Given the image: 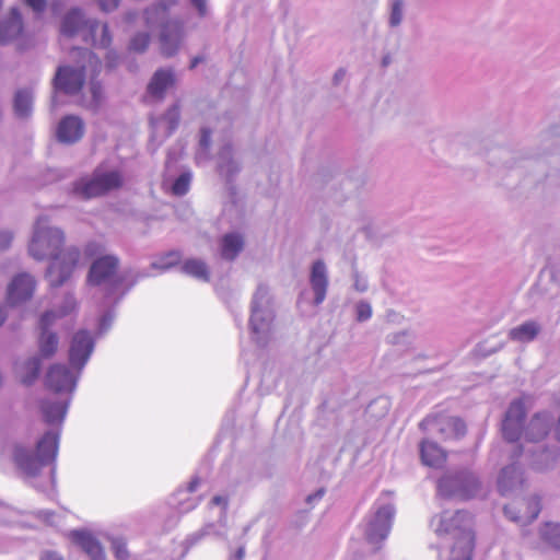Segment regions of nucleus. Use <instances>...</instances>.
<instances>
[{"label": "nucleus", "mask_w": 560, "mask_h": 560, "mask_svg": "<svg viewBox=\"0 0 560 560\" xmlns=\"http://www.w3.org/2000/svg\"><path fill=\"white\" fill-rule=\"evenodd\" d=\"M541 510L540 498L514 497L504 505V514L513 522L526 525L537 518Z\"/></svg>", "instance_id": "nucleus-12"}, {"label": "nucleus", "mask_w": 560, "mask_h": 560, "mask_svg": "<svg viewBox=\"0 0 560 560\" xmlns=\"http://www.w3.org/2000/svg\"><path fill=\"white\" fill-rule=\"evenodd\" d=\"M538 534L544 548L560 550V524L544 523L539 527Z\"/></svg>", "instance_id": "nucleus-26"}, {"label": "nucleus", "mask_w": 560, "mask_h": 560, "mask_svg": "<svg viewBox=\"0 0 560 560\" xmlns=\"http://www.w3.org/2000/svg\"><path fill=\"white\" fill-rule=\"evenodd\" d=\"M420 457L423 465L440 468L445 464L447 454L435 442L424 440L420 444Z\"/></svg>", "instance_id": "nucleus-23"}, {"label": "nucleus", "mask_w": 560, "mask_h": 560, "mask_svg": "<svg viewBox=\"0 0 560 560\" xmlns=\"http://www.w3.org/2000/svg\"><path fill=\"white\" fill-rule=\"evenodd\" d=\"M205 60L203 57L201 56H196L191 59V62H190V69H195L200 62H202Z\"/></svg>", "instance_id": "nucleus-51"}, {"label": "nucleus", "mask_w": 560, "mask_h": 560, "mask_svg": "<svg viewBox=\"0 0 560 560\" xmlns=\"http://www.w3.org/2000/svg\"><path fill=\"white\" fill-rule=\"evenodd\" d=\"M372 316L371 305L366 302H360L357 305V318L359 322H364Z\"/></svg>", "instance_id": "nucleus-36"}, {"label": "nucleus", "mask_w": 560, "mask_h": 560, "mask_svg": "<svg viewBox=\"0 0 560 560\" xmlns=\"http://www.w3.org/2000/svg\"><path fill=\"white\" fill-rule=\"evenodd\" d=\"M112 549L115 553V557L118 560H127L128 559V550L126 541L121 538H113L112 539Z\"/></svg>", "instance_id": "nucleus-35"}, {"label": "nucleus", "mask_w": 560, "mask_h": 560, "mask_svg": "<svg viewBox=\"0 0 560 560\" xmlns=\"http://www.w3.org/2000/svg\"><path fill=\"white\" fill-rule=\"evenodd\" d=\"M524 478L521 468L516 464L503 467L498 476V490L502 495H509L523 487Z\"/></svg>", "instance_id": "nucleus-18"}, {"label": "nucleus", "mask_w": 560, "mask_h": 560, "mask_svg": "<svg viewBox=\"0 0 560 560\" xmlns=\"http://www.w3.org/2000/svg\"><path fill=\"white\" fill-rule=\"evenodd\" d=\"M35 288L36 282L31 275L26 272L16 275L8 287V302L11 305H16L30 300Z\"/></svg>", "instance_id": "nucleus-16"}, {"label": "nucleus", "mask_w": 560, "mask_h": 560, "mask_svg": "<svg viewBox=\"0 0 560 560\" xmlns=\"http://www.w3.org/2000/svg\"><path fill=\"white\" fill-rule=\"evenodd\" d=\"M75 300L70 296L67 299L66 307L58 314L55 312H46L42 315L39 319L40 334L37 341L39 357L31 358L24 362L22 366L24 372L21 376L23 384L31 385L37 378L42 365L40 359H50L56 354L59 338L56 332L49 330V327L54 324L57 317L65 316L72 312L75 308Z\"/></svg>", "instance_id": "nucleus-4"}, {"label": "nucleus", "mask_w": 560, "mask_h": 560, "mask_svg": "<svg viewBox=\"0 0 560 560\" xmlns=\"http://www.w3.org/2000/svg\"><path fill=\"white\" fill-rule=\"evenodd\" d=\"M47 219L39 218L30 243V254L38 260L49 259L47 270L51 287H60L70 279L80 264L81 253L77 247L62 250L65 233L58 228L47 226Z\"/></svg>", "instance_id": "nucleus-1"}, {"label": "nucleus", "mask_w": 560, "mask_h": 560, "mask_svg": "<svg viewBox=\"0 0 560 560\" xmlns=\"http://www.w3.org/2000/svg\"><path fill=\"white\" fill-rule=\"evenodd\" d=\"M210 138H211V131L209 129H202L201 130V139H200V144L202 147H208L209 143H210Z\"/></svg>", "instance_id": "nucleus-47"}, {"label": "nucleus", "mask_w": 560, "mask_h": 560, "mask_svg": "<svg viewBox=\"0 0 560 560\" xmlns=\"http://www.w3.org/2000/svg\"><path fill=\"white\" fill-rule=\"evenodd\" d=\"M104 252V246L96 242H90L84 247V255L88 258L96 257L97 255H101Z\"/></svg>", "instance_id": "nucleus-37"}, {"label": "nucleus", "mask_w": 560, "mask_h": 560, "mask_svg": "<svg viewBox=\"0 0 560 560\" xmlns=\"http://www.w3.org/2000/svg\"><path fill=\"white\" fill-rule=\"evenodd\" d=\"M75 65L60 66L54 78L56 91L68 95L79 94L85 82H89L92 101L98 104L102 98V85L97 81L102 62L98 57L89 49L74 48L72 50Z\"/></svg>", "instance_id": "nucleus-2"}, {"label": "nucleus", "mask_w": 560, "mask_h": 560, "mask_svg": "<svg viewBox=\"0 0 560 560\" xmlns=\"http://www.w3.org/2000/svg\"><path fill=\"white\" fill-rule=\"evenodd\" d=\"M118 259L115 256L106 255L95 259L89 270L88 283L100 285L108 281L116 272Z\"/></svg>", "instance_id": "nucleus-17"}, {"label": "nucleus", "mask_w": 560, "mask_h": 560, "mask_svg": "<svg viewBox=\"0 0 560 560\" xmlns=\"http://www.w3.org/2000/svg\"><path fill=\"white\" fill-rule=\"evenodd\" d=\"M260 319H261L260 313H259V312H258V310L255 307V308L253 310V314H252V316H250V320H249V322H250V325H252V327H253V330H254L255 332H258V331H259V329H260L259 324H258V323L260 322Z\"/></svg>", "instance_id": "nucleus-45"}, {"label": "nucleus", "mask_w": 560, "mask_h": 560, "mask_svg": "<svg viewBox=\"0 0 560 560\" xmlns=\"http://www.w3.org/2000/svg\"><path fill=\"white\" fill-rule=\"evenodd\" d=\"M192 5L198 10L200 15L207 12V0H191Z\"/></svg>", "instance_id": "nucleus-46"}, {"label": "nucleus", "mask_w": 560, "mask_h": 560, "mask_svg": "<svg viewBox=\"0 0 560 560\" xmlns=\"http://www.w3.org/2000/svg\"><path fill=\"white\" fill-rule=\"evenodd\" d=\"M161 42H162V52H163L165 56H167V57L172 56V55H173V52H174V50H168V49H167V47H166L167 38H166V36H165V35H162V36H161Z\"/></svg>", "instance_id": "nucleus-49"}, {"label": "nucleus", "mask_w": 560, "mask_h": 560, "mask_svg": "<svg viewBox=\"0 0 560 560\" xmlns=\"http://www.w3.org/2000/svg\"><path fill=\"white\" fill-rule=\"evenodd\" d=\"M13 240L12 233L8 231L0 232V250L7 249Z\"/></svg>", "instance_id": "nucleus-40"}, {"label": "nucleus", "mask_w": 560, "mask_h": 560, "mask_svg": "<svg viewBox=\"0 0 560 560\" xmlns=\"http://www.w3.org/2000/svg\"><path fill=\"white\" fill-rule=\"evenodd\" d=\"M164 118L168 124V132H173L178 127L180 120L179 105L175 104L170 107Z\"/></svg>", "instance_id": "nucleus-33"}, {"label": "nucleus", "mask_w": 560, "mask_h": 560, "mask_svg": "<svg viewBox=\"0 0 560 560\" xmlns=\"http://www.w3.org/2000/svg\"><path fill=\"white\" fill-rule=\"evenodd\" d=\"M58 445L59 432L50 430L37 441L35 451L22 443L13 444L11 460L23 477L35 478L45 466L56 460Z\"/></svg>", "instance_id": "nucleus-3"}, {"label": "nucleus", "mask_w": 560, "mask_h": 560, "mask_svg": "<svg viewBox=\"0 0 560 560\" xmlns=\"http://www.w3.org/2000/svg\"><path fill=\"white\" fill-rule=\"evenodd\" d=\"M22 30V16L19 10L13 8L9 20L0 25V45L7 44L9 40L15 38L21 34Z\"/></svg>", "instance_id": "nucleus-25"}, {"label": "nucleus", "mask_w": 560, "mask_h": 560, "mask_svg": "<svg viewBox=\"0 0 560 560\" xmlns=\"http://www.w3.org/2000/svg\"><path fill=\"white\" fill-rule=\"evenodd\" d=\"M211 503L213 505H222V506H226L228 504V500L226 498L222 497V495H214L211 500Z\"/></svg>", "instance_id": "nucleus-48"}, {"label": "nucleus", "mask_w": 560, "mask_h": 560, "mask_svg": "<svg viewBox=\"0 0 560 560\" xmlns=\"http://www.w3.org/2000/svg\"><path fill=\"white\" fill-rule=\"evenodd\" d=\"M375 505V512L366 523L364 535L368 542L378 549L390 532L395 509L390 503L376 502Z\"/></svg>", "instance_id": "nucleus-9"}, {"label": "nucleus", "mask_w": 560, "mask_h": 560, "mask_svg": "<svg viewBox=\"0 0 560 560\" xmlns=\"http://www.w3.org/2000/svg\"><path fill=\"white\" fill-rule=\"evenodd\" d=\"M103 11H112L119 4V0H96Z\"/></svg>", "instance_id": "nucleus-41"}, {"label": "nucleus", "mask_w": 560, "mask_h": 560, "mask_svg": "<svg viewBox=\"0 0 560 560\" xmlns=\"http://www.w3.org/2000/svg\"><path fill=\"white\" fill-rule=\"evenodd\" d=\"M69 537L91 560H105V552L102 545L91 533L85 530H72Z\"/></svg>", "instance_id": "nucleus-19"}, {"label": "nucleus", "mask_w": 560, "mask_h": 560, "mask_svg": "<svg viewBox=\"0 0 560 560\" xmlns=\"http://www.w3.org/2000/svg\"><path fill=\"white\" fill-rule=\"evenodd\" d=\"M175 74L171 69H159L148 84V93L155 100H163L168 88L175 84Z\"/></svg>", "instance_id": "nucleus-20"}, {"label": "nucleus", "mask_w": 560, "mask_h": 560, "mask_svg": "<svg viewBox=\"0 0 560 560\" xmlns=\"http://www.w3.org/2000/svg\"><path fill=\"white\" fill-rule=\"evenodd\" d=\"M199 483H200L199 478H195V479H192V480L188 483L187 490H188L189 492H195V491L197 490V488H198Z\"/></svg>", "instance_id": "nucleus-50"}, {"label": "nucleus", "mask_w": 560, "mask_h": 560, "mask_svg": "<svg viewBox=\"0 0 560 560\" xmlns=\"http://www.w3.org/2000/svg\"><path fill=\"white\" fill-rule=\"evenodd\" d=\"M420 428L444 442L458 440L466 434L465 422L446 410L428 415L420 422Z\"/></svg>", "instance_id": "nucleus-6"}, {"label": "nucleus", "mask_w": 560, "mask_h": 560, "mask_svg": "<svg viewBox=\"0 0 560 560\" xmlns=\"http://www.w3.org/2000/svg\"><path fill=\"white\" fill-rule=\"evenodd\" d=\"M345 75V71L343 70H339L336 72L335 74V81L338 82L339 80H341Z\"/></svg>", "instance_id": "nucleus-53"}, {"label": "nucleus", "mask_w": 560, "mask_h": 560, "mask_svg": "<svg viewBox=\"0 0 560 560\" xmlns=\"http://www.w3.org/2000/svg\"><path fill=\"white\" fill-rule=\"evenodd\" d=\"M36 12H42L46 7V0H24Z\"/></svg>", "instance_id": "nucleus-44"}, {"label": "nucleus", "mask_w": 560, "mask_h": 560, "mask_svg": "<svg viewBox=\"0 0 560 560\" xmlns=\"http://www.w3.org/2000/svg\"><path fill=\"white\" fill-rule=\"evenodd\" d=\"M552 421L553 417L548 411H539L534 413L526 425L521 447L517 451V456L523 453L524 444L538 443L544 441L551 430Z\"/></svg>", "instance_id": "nucleus-14"}, {"label": "nucleus", "mask_w": 560, "mask_h": 560, "mask_svg": "<svg viewBox=\"0 0 560 560\" xmlns=\"http://www.w3.org/2000/svg\"><path fill=\"white\" fill-rule=\"evenodd\" d=\"M94 350V339L88 330L77 331L70 342L69 363L73 370L81 372Z\"/></svg>", "instance_id": "nucleus-13"}, {"label": "nucleus", "mask_w": 560, "mask_h": 560, "mask_svg": "<svg viewBox=\"0 0 560 560\" xmlns=\"http://www.w3.org/2000/svg\"><path fill=\"white\" fill-rule=\"evenodd\" d=\"M68 409L67 400L45 399L40 404L43 419L47 424H61Z\"/></svg>", "instance_id": "nucleus-24"}, {"label": "nucleus", "mask_w": 560, "mask_h": 560, "mask_svg": "<svg viewBox=\"0 0 560 560\" xmlns=\"http://www.w3.org/2000/svg\"><path fill=\"white\" fill-rule=\"evenodd\" d=\"M243 557V549H240L238 550V558H242Z\"/></svg>", "instance_id": "nucleus-56"}, {"label": "nucleus", "mask_w": 560, "mask_h": 560, "mask_svg": "<svg viewBox=\"0 0 560 560\" xmlns=\"http://www.w3.org/2000/svg\"><path fill=\"white\" fill-rule=\"evenodd\" d=\"M388 62H389L388 57H385V58L383 59V65H384V66H387V65H388Z\"/></svg>", "instance_id": "nucleus-55"}, {"label": "nucleus", "mask_w": 560, "mask_h": 560, "mask_svg": "<svg viewBox=\"0 0 560 560\" xmlns=\"http://www.w3.org/2000/svg\"><path fill=\"white\" fill-rule=\"evenodd\" d=\"M453 539L450 560H471L476 545L475 530Z\"/></svg>", "instance_id": "nucleus-22"}, {"label": "nucleus", "mask_w": 560, "mask_h": 560, "mask_svg": "<svg viewBox=\"0 0 560 560\" xmlns=\"http://www.w3.org/2000/svg\"><path fill=\"white\" fill-rule=\"evenodd\" d=\"M81 372L56 363L49 366L45 376V386L55 394L70 395L77 386Z\"/></svg>", "instance_id": "nucleus-11"}, {"label": "nucleus", "mask_w": 560, "mask_h": 560, "mask_svg": "<svg viewBox=\"0 0 560 560\" xmlns=\"http://www.w3.org/2000/svg\"><path fill=\"white\" fill-rule=\"evenodd\" d=\"M243 237L237 233H229L221 241V256L226 260H233L243 249Z\"/></svg>", "instance_id": "nucleus-27"}, {"label": "nucleus", "mask_w": 560, "mask_h": 560, "mask_svg": "<svg viewBox=\"0 0 560 560\" xmlns=\"http://www.w3.org/2000/svg\"><path fill=\"white\" fill-rule=\"evenodd\" d=\"M539 331V325L534 320H528L517 327L512 328L509 331V338L518 342H529L537 337Z\"/></svg>", "instance_id": "nucleus-28"}, {"label": "nucleus", "mask_w": 560, "mask_h": 560, "mask_svg": "<svg viewBox=\"0 0 560 560\" xmlns=\"http://www.w3.org/2000/svg\"><path fill=\"white\" fill-rule=\"evenodd\" d=\"M401 21V1L396 0L393 4L390 14L392 26H397Z\"/></svg>", "instance_id": "nucleus-38"}, {"label": "nucleus", "mask_w": 560, "mask_h": 560, "mask_svg": "<svg viewBox=\"0 0 560 560\" xmlns=\"http://www.w3.org/2000/svg\"><path fill=\"white\" fill-rule=\"evenodd\" d=\"M84 133L85 124L83 119L77 115H66L56 127V138L63 144H74L79 142Z\"/></svg>", "instance_id": "nucleus-15"}, {"label": "nucleus", "mask_w": 560, "mask_h": 560, "mask_svg": "<svg viewBox=\"0 0 560 560\" xmlns=\"http://www.w3.org/2000/svg\"><path fill=\"white\" fill-rule=\"evenodd\" d=\"M83 24L86 23L83 21L81 11L72 10L63 19L61 33L67 36H72L80 30Z\"/></svg>", "instance_id": "nucleus-31"}, {"label": "nucleus", "mask_w": 560, "mask_h": 560, "mask_svg": "<svg viewBox=\"0 0 560 560\" xmlns=\"http://www.w3.org/2000/svg\"><path fill=\"white\" fill-rule=\"evenodd\" d=\"M4 320H5V314L3 312V308L0 307V326L3 324Z\"/></svg>", "instance_id": "nucleus-54"}, {"label": "nucleus", "mask_w": 560, "mask_h": 560, "mask_svg": "<svg viewBox=\"0 0 560 560\" xmlns=\"http://www.w3.org/2000/svg\"><path fill=\"white\" fill-rule=\"evenodd\" d=\"M39 560H63V557L54 550H45L40 553Z\"/></svg>", "instance_id": "nucleus-43"}, {"label": "nucleus", "mask_w": 560, "mask_h": 560, "mask_svg": "<svg viewBox=\"0 0 560 560\" xmlns=\"http://www.w3.org/2000/svg\"><path fill=\"white\" fill-rule=\"evenodd\" d=\"M101 30H102V37H101L100 44L102 47H107V46H109V44L112 42L108 26L106 24H103V25H101Z\"/></svg>", "instance_id": "nucleus-42"}, {"label": "nucleus", "mask_w": 560, "mask_h": 560, "mask_svg": "<svg viewBox=\"0 0 560 560\" xmlns=\"http://www.w3.org/2000/svg\"><path fill=\"white\" fill-rule=\"evenodd\" d=\"M310 282L315 294V304H320L326 298L328 280L323 260H316L311 270Z\"/></svg>", "instance_id": "nucleus-21"}, {"label": "nucleus", "mask_w": 560, "mask_h": 560, "mask_svg": "<svg viewBox=\"0 0 560 560\" xmlns=\"http://www.w3.org/2000/svg\"><path fill=\"white\" fill-rule=\"evenodd\" d=\"M149 43L150 37L148 34H137L130 42V49L137 52H142L148 48Z\"/></svg>", "instance_id": "nucleus-34"}, {"label": "nucleus", "mask_w": 560, "mask_h": 560, "mask_svg": "<svg viewBox=\"0 0 560 560\" xmlns=\"http://www.w3.org/2000/svg\"><path fill=\"white\" fill-rule=\"evenodd\" d=\"M191 182V174L186 172L180 174L172 185V194L175 196H184L188 192Z\"/></svg>", "instance_id": "nucleus-32"}, {"label": "nucleus", "mask_w": 560, "mask_h": 560, "mask_svg": "<svg viewBox=\"0 0 560 560\" xmlns=\"http://www.w3.org/2000/svg\"><path fill=\"white\" fill-rule=\"evenodd\" d=\"M527 400L528 398L525 396L514 399L505 411L501 423V433L509 443L522 444L527 425Z\"/></svg>", "instance_id": "nucleus-7"}, {"label": "nucleus", "mask_w": 560, "mask_h": 560, "mask_svg": "<svg viewBox=\"0 0 560 560\" xmlns=\"http://www.w3.org/2000/svg\"><path fill=\"white\" fill-rule=\"evenodd\" d=\"M124 175L117 170L102 171L96 168L91 177L81 178L73 185V194L81 199H91L107 195L121 188Z\"/></svg>", "instance_id": "nucleus-5"}, {"label": "nucleus", "mask_w": 560, "mask_h": 560, "mask_svg": "<svg viewBox=\"0 0 560 560\" xmlns=\"http://www.w3.org/2000/svg\"><path fill=\"white\" fill-rule=\"evenodd\" d=\"M179 259H180V254L179 252H176V250H172V252H168L163 258V266L164 267H172V266H175L179 262Z\"/></svg>", "instance_id": "nucleus-39"}, {"label": "nucleus", "mask_w": 560, "mask_h": 560, "mask_svg": "<svg viewBox=\"0 0 560 560\" xmlns=\"http://www.w3.org/2000/svg\"><path fill=\"white\" fill-rule=\"evenodd\" d=\"M32 92L26 89L19 90L14 96V112L20 117H27L32 110Z\"/></svg>", "instance_id": "nucleus-30"}, {"label": "nucleus", "mask_w": 560, "mask_h": 560, "mask_svg": "<svg viewBox=\"0 0 560 560\" xmlns=\"http://www.w3.org/2000/svg\"><path fill=\"white\" fill-rule=\"evenodd\" d=\"M89 27H90V32H91L92 34H94V33H95V31L100 27V24H98L97 22H93V23H91V24H90V26H89Z\"/></svg>", "instance_id": "nucleus-52"}, {"label": "nucleus", "mask_w": 560, "mask_h": 560, "mask_svg": "<svg viewBox=\"0 0 560 560\" xmlns=\"http://www.w3.org/2000/svg\"><path fill=\"white\" fill-rule=\"evenodd\" d=\"M183 271L191 276L196 279L202 280V281H209L210 280V272L207 264L197 258L187 259L183 266Z\"/></svg>", "instance_id": "nucleus-29"}, {"label": "nucleus", "mask_w": 560, "mask_h": 560, "mask_svg": "<svg viewBox=\"0 0 560 560\" xmlns=\"http://www.w3.org/2000/svg\"><path fill=\"white\" fill-rule=\"evenodd\" d=\"M439 491L443 495H454L459 500L475 498L480 490L478 478L471 472H460L455 476L443 477L439 480Z\"/></svg>", "instance_id": "nucleus-10"}, {"label": "nucleus", "mask_w": 560, "mask_h": 560, "mask_svg": "<svg viewBox=\"0 0 560 560\" xmlns=\"http://www.w3.org/2000/svg\"><path fill=\"white\" fill-rule=\"evenodd\" d=\"M432 525L438 535H450L456 538L474 530L475 520L467 511H444L434 516Z\"/></svg>", "instance_id": "nucleus-8"}]
</instances>
